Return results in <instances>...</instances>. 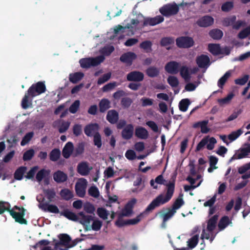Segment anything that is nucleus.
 <instances>
[{
	"mask_svg": "<svg viewBox=\"0 0 250 250\" xmlns=\"http://www.w3.org/2000/svg\"><path fill=\"white\" fill-rule=\"evenodd\" d=\"M167 187V193L165 196L162 194L157 196L148 205L143 213H140L135 218L127 220L126 223L127 225L138 224L141 220L143 214L149 213L154 210L156 208L168 202L173 196L174 191V184L173 183H170Z\"/></svg>",
	"mask_w": 250,
	"mask_h": 250,
	"instance_id": "obj_1",
	"label": "nucleus"
},
{
	"mask_svg": "<svg viewBox=\"0 0 250 250\" xmlns=\"http://www.w3.org/2000/svg\"><path fill=\"white\" fill-rule=\"evenodd\" d=\"M104 56H99L95 58H83L80 60L81 66L83 68H88L91 66H96L103 62Z\"/></svg>",
	"mask_w": 250,
	"mask_h": 250,
	"instance_id": "obj_2",
	"label": "nucleus"
},
{
	"mask_svg": "<svg viewBox=\"0 0 250 250\" xmlns=\"http://www.w3.org/2000/svg\"><path fill=\"white\" fill-rule=\"evenodd\" d=\"M179 11L178 5L175 2L167 3L160 8V13L166 17L176 15Z\"/></svg>",
	"mask_w": 250,
	"mask_h": 250,
	"instance_id": "obj_3",
	"label": "nucleus"
},
{
	"mask_svg": "<svg viewBox=\"0 0 250 250\" xmlns=\"http://www.w3.org/2000/svg\"><path fill=\"white\" fill-rule=\"evenodd\" d=\"M46 88L44 82H38L33 84L28 89V94L31 98L35 97L46 91Z\"/></svg>",
	"mask_w": 250,
	"mask_h": 250,
	"instance_id": "obj_4",
	"label": "nucleus"
},
{
	"mask_svg": "<svg viewBox=\"0 0 250 250\" xmlns=\"http://www.w3.org/2000/svg\"><path fill=\"white\" fill-rule=\"evenodd\" d=\"M216 143L217 141L215 138L212 137L209 138L208 136L205 137L198 144L195 149V151H199L206 145H207V148L209 150H212Z\"/></svg>",
	"mask_w": 250,
	"mask_h": 250,
	"instance_id": "obj_5",
	"label": "nucleus"
},
{
	"mask_svg": "<svg viewBox=\"0 0 250 250\" xmlns=\"http://www.w3.org/2000/svg\"><path fill=\"white\" fill-rule=\"evenodd\" d=\"M194 43L192 38L188 36H182L176 39V44L180 48H188L192 47Z\"/></svg>",
	"mask_w": 250,
	"mask_h": 250,
	"instance_id": "obj_6",
	"label": "nucleus"
},
{
	"mask_svg": "<svg viewBox=\"0 0 250 250\" xmlns=\"http://www.w3.org/2000/svg\"><path fill=\"white\" fill-rule=\"evenodd\" d=\"M25 211L26 209L25 208H21V211L19 212H17L14 211L13 209L9 210V212L16 222L21 224L26 225L27 221L24 218Z\"/></svg>",
	"mask_w": 250,
	"mask_h": 250,
	"instance_id": "obj_7",
	"label": "nucleus"
},
{
	"mask_svg": "<svg viewBox=\"0 0 250 250\" xmlns=\"http://www.w3.org/2000/svg\"><path fill=\"white\" fill-rule=\"evenodd\" d=\"M80 216V220L79 222L82 224L85 231H88L91 229V228L89 226L91 221L93 220V217L91 215H86L83 211L80 212L78 214Z\"/></svg>",
	"mask_w": 250,
	"mask_h": 250,
	"instance_id": "obj_8",
	"label": "nucleus"
},
{
	"mask_svg": "<svg viewBox=\"0 0 250 250\" xmlns=\"http://www.w3.org/2000/svg\"><path fill=\"white\" fill-rule=\"evenodd\" d=\"M58 237L60 239V241L57 242L55 244L54 249L57 250L59 249L60 246H64L68 248V246L70 245L69 243L71 240V237L67 234L63 233L60 234Z\"/></svg>",
	"mask_w": 250,
	"mask_h": 250,
	"instance_id": "obj_9",
	"label": "nucleus"
},
{
	"mask_svg": "<svg viewBox=\"0 0 250 250\" xmlns=\"http://www.w3.org/2000/svg\"><path fill=\"white\" fill-rule=\"evenodd\" d=\"M214 23V19L210 16L206 15L199 18L196 21V24L201 27H208Z\"/></svg>",
	"mask_w": 250,
	"mask_h": 250,
	"instance_id": "obj_10",
	"label": "nucleus"
},
{
	"mask_svg": "<svg viewBox=\"0 0 250 250\" xmlns=\"http://www.w3.org/2000/svg\"><path fill=\"white\" fill-rule=\"evenodd\" d=\"M144 79V74L139 71H133L126 75V79L130 82H141Z\"/></svg>",
	"mask_w": 250,
	"mask_h": 250,
	"instance_id": "obj_11",
	"label": "nucleus"
},
{
	"mask_svg": "<svg viewBox=\"0 0 250 250\" xmlns=\"http://www.w3.org/2000/svg\"><path fill=\"white\" fill-rule=\"evenodd\" d=\"M164 21V18L162 16H157L154 18H145L143 22V26L147 25L154 26L156 24L162 22Z\"/></svg>",
	"mask_w": 250,
	"mask_h": 250,
	"instance_id": "obj_12",
	"label": "nucleus"
},
{
	"mask_svg": "<svg viewBox=\"0 0 250 250\" xmlns=\"http://www.w3.org/2000/svg\"><path fill=\"white\" fill-rule=\"evenodd\" d=\"M137 58V55L132 52H127L122 54L120 58V60L122 62L126 63L128 65H131L132 62Z\"/></svg>",
	"mask_w": 250,
	"mask_h": 250,
	"instance_id": "obj_13",
	"label": "nucleus"
},
{
	"mask_svg": "<svg viewBox=\"0 0 250 250\" xmlns=\"http://www.w3.org/2000/svg\"><path fill=\"white\" fill-rule=\"evenodd\" d=\"M137 200L135 198L132 199L129 201L125 205L124 208L122 210L121 216H129L133 212V208L136 204Z\"/></svg>",
	"mask_w": 250,
	"mask_h": 250,
	"instance_id": "obj_14",
	"label": "nucleus"
},
{
	"mask_svg": "<svg viewBox=\"0 0 250 250\" xmlns=\"http://www.w3.org/2000/svg\"><path fill=\"white\" fill-rule=\"evenodd\" d=\"M179 63L175 61H170L165 65V70L168 73L176 74L179 72Z\"/></svg>",
	"mask_w": 250,
	"mask_h": 250,
	"instance_id": "obj_15",
	"label": "nucleus"
},
{
	"mask_svg": "<svg viewBox=\"0 0 250 250\" xmlns=\"http://www.w3.org/2000/svg\"><path fill=\"white\" fill-rule=\"evenodd\" d=\"M92 167H90L86 162L80 163L77 166V172L82 176L87 175Z\"/></svg>",
	"mask_w": 250,
	"mask_h": 250,
	"instance_id": "obj_16",
	"label": "nucleus"
},
{
	"mask_svg": "<svg viewBox=\"0 0 250 250\" xmlns=\"http://www.w3.org/2000/svg\"><path fill=\"white\" fill-rule=\"evenodd\" d=\"M196 63L201 68L208 67L209 65L210 60L209 57L206 55H201L197 57Z\"/></svg>",
	"mask_w": 250,
	"mask_h": 250,
	"instance_id": "obj_17",
	"label": "nucleus"
},
{
	"mask_svg": "<svg viewBox=\"0 0 250 250\" xmlns=\"http://www.w3.org/2000/svg\"><path fill=\"white\" fill-rule=\"evenodd\" d=\"M86 186V181L84 179H83V182L76 184L75 191L79 197L83 198L85 196Z\"/></svg>",
	"mask_w": 250,
	"mask_h": 250,
	"instance_id": "obj_18",
	"label": "nucleus"
},
{
	"mask_svg": "<svg viewBox=\"0 0 250 250\" xmlns=\"http://www.w3.org/2000/svg\"><path fill=\"white\" fill-rule=\"evenodd\" d=\"M134 127L132 124L127 125L122 131V137L124 139L129 140L133 135Z\"/></svg>",
	"mask_w": 250,
	"mask_h": 250,
	"instance_id": "obj_19",
	"label": "nucleus"
},
{
	"mask_svg": "<svg viewBox=\"0 0 250 250\" xmlns=\"http://www.w3.org/2000/svg\"><path fill=\"white\" fill-rule=\"evenodd\" d=\"M67 175L63 171L58 170L53 174V179L57 183H64L67 181Z\"/></svg>",
	"mask_w": 250,
	"mask_h": 250,
	"instance_id": "obj_20",
	"label": "nucleus"
},
{
	"mask_svg": "<svg viewBox=\"0 0 250 250\" xmlns=\"http://www.w3.org/2000/svg\"><path fill=\"white\" fill-rule=\"evenodd\" d=\"M74 150V146L72 142H68L64 146L62 151V154L64 158L68 159L72 154Z\"/></svg>",
	"mask_w": 250,
	"mask_h": 250,
	"instance_id": "obj_21",
	"label": "nucleus"
},
{
	"mask_svg": "<svg viewBox=\"0 0 250 250\" xmlns=\"http://www.w3.org/2000/svg\"><path fill=\"white\" fill-rule=\"evenodd\" d=\"M106 118L110 124H116L119 120V113L114 109L109 110L107 113Z\"/></svg>",
	"mask_w": 250,
	"mask_h": 250,
	"instance_id": "obj_22",
	"label": "nucleus"
},
{
	"mask_svg": "<svg viewBox=\"0 0 250 250\" xmlns=\"http://www.w3.org/2000/svg\"><path fill=\"white\" fill-rule=\"evenodd\" d=\"M218 219V215L216 214L208 219L207 227V229L208 232H212L215 229Z\"/></svg>",
	"mask_w": 250,
	"mask_h": 250,
	"instance_id": "obj_23",
	"label": "nucleus"
},
{
	"mask_svg": "<svg viewBox=\"0 0 250 250\" xmlns=\"http://www.w3.org/2000/svg\"><path fill=\"white\" fill-rule=\"evenodd\" d=\"M135 135L139 139H146L148 137V132L145 128L138 126L135 128Z\"/></svg>",
	"mask_w": 250,
	"mask_h": 250,
	"instance_id": "obj_24",
	"label": "nucleus"
},
{
	"mask_svg": "<svg viewBox=\"0 0 250 250\" xmlns=\"http://www.w3.org/2000/svg\"><path fill=\"white\" fill-rule=\"evenodd\" d=\"M208 120H204L200 122L195 123L193 125L192 127L194 128L201 127V131L202 133H207L209 131V128L208 127L207 125L208 124Z\"/></svg>",
	"mask_w": 250,
	"mask_h": 250,
	"instance_id": "obj_25",
	"label": "nucleus"
},
{
	"mask_svg": "<svg viewBox=\"0 0 250 250\" xmlns=\"http://www.w3.org/2000/svg\"><path fill=\"white\" fill-rule=\"evenodd\" d=\"M99 125L97 123L90 124L86 125L84 128V133L87 136H91L92 133L99 129Z\"/></svg>",
	"mask_w": 250,
	"mask_h": 250,
	"instance_id": "obj_26",
	"label": "nucleus"
},
{
	"mask_svg": "<svg viewBox=\"0 0 250 250\" xmlns=\"http://www.w3.org/2000/svg\"><path fill=\"white\" fill-rule=\"evenodd\" d=\"M40 208L44 211H48L53 213H60L58 208L55 205L44 203L42 205Z\"/></svg>",
	"mask_w": 250,
	"mask_h": 250,
	"instance_id": "obj_27",
	"label": "nucleus"
},
{
	"mask_svg": "<svg viewBox=\"0 0 250 250\" xmlns=\"http://www.w3.org/2000/svg\"><path fill=\"white\" fill-rule=\"evenodd\" d=\"M99 107L100 112L104 113L110 108V102L107 99H102L99 102Z\"/></svg>",
	"mask_w": 250,
	"mask_h": 250,
	"instance_id": "obj_28",
	"label": "nucleus"
},
{
	"mask_svg": "<svg viewBox=\"0 0 250 250\" xmlns=\"http://www.w3.org/2000/svg\"><path fill=\"white\" fill-rule=\"evenodd\" d=\"M60 195L62 199L65 201L70 200L74 196L73 192L66 188L62 189L60 192Z\"/></svg>",
	"mask_w": 250,
	"mask_h": 250,
	"instance_id": "obj_29",
	"label": "nucleus"
},
{
	"mask_svg": "<svg viewBox=\"0 0 250 250\" xmlns=\"http://www.w3.org/2000/svg\"><path fill=\"white\" fill-rule=\"evenodd\" d=\"M60 214L73 221H78V216L74 212L70 211L68 209H65L60 212Z\"/></svg>",
	"mask_w": 250,
	"mask_h": 250,
	"instance_id": "obj_30",
	"label": "nucleus"
},
{
	"mask_svg": "<svg viewBox=\"0 0 250 250\" xmlns=\"http://www.w3.org/2000/svg\"><path fill=\"white\" fill-rule=\"evenodd\" d=\"M180 73L181 77L185 80V82H188L191 79V76L189 69L186 66H182L180 70Z\"/></svg>",
	"mask_w": 250,
	"mask_h": 250,
	"instance_id": "obj_31",
	"label": "nucleus"
},
{
	"mask_svg": "<svg viewBox=\"0 0 250 250\" xmlns=\"http://www.w3.org/2000/svg\"><path fill=\"white\" fill-rule=\"evenodd\" d=\"M230 223H231V221L228 216L222 217L218 225L219 230H223Z\"/></svg>",
	"mask_w": 250,
	"mask_h": 250,
	"instance_id": "obj_32",
	"label": "nucleus"
},
{
	"mask_svg": "<svg viewBox=\"0 0 250 250\" xmlns=\"http://www.w3.org/2000/svg\"><path fill=\"white\" fill-rule=\"evenodd\" d=\"M84 76V74L82 72H75L71 73L69 76V81L73 83H76L81 81Z\"/></svg>",
	"mask_w": 250,
	"mask_h": 250,
	"instance_id": "obj_33",
	"label": "nucleus"
},
{
	"mask_svg": "<svg viewBox=\"0 0 250 250\" xmlns=\"http://www.w3.org/2000/svg\"><path fill=\"white\" fill-rule=\"evenodd\" d=\"M208 51L214 56L221 54V47L219 44H209L208 45Z\"/></svg>",
	"mask_w": 250,
	"mask_h": 250,
	"instance_id": "obj_34",
	"label": "nucleus"
},
{
	"mask_svg": "<svg viewBox=\"0 0 250 250\" xmlns=\"http://www.w3.org/2000/svg\"><path fill=\"white\" fill-rule=\"evenodd\" d=\"M26 169L27 167L24 166L20 167L17 168L14 174V178L17 180H21Z\"/></svg>",
	"mask_w": 250,
	"mask_h": 250,
	"instance_id": "obj_35",
	"label": "nucleus"
},
{
	"mask_svg": "<svg viewBox=\"0 0 250 250\" xmlns=\"http://www.w3.org/2000/svg\"><path fill=\"white\" fill-rule=\"evenodd\" d=\"M236 21V17L233 15L224 18L222 21V23L224 26H232V25L235 23Z\"/></svg>",
	"mask_w": 250,
	"mask_h": 250,
	"instance_id": "obj_36",
	"label": "nucleus"
},
{
	"mask_svg": "<svg viewBox=\"0 0 250 250\" xmlns=\"http://www.w3.org/2000/svg\"><path fill=\"white\" fill-rule=\"evenodd\" d=\"M146 75L150 78H154L159 74V69L155 66H150L146 70Z\"/></svg>",
	"mask_w": 250,
	"mask_h": 250,
	"instance_id": "obj_37",
	"label": "nucleus"
},
{
	"mask_svg": "<svg viewBox=\"0 0 250 250\" xmlns=\"http://www.w3.org/2000/svg\"><path fill=\"white\" fill-rule=\"evenodd\" d=\"M209 36L214 40H220L223 35V32L218 29H214L210 30L209 32Z\"/></svg>",
	"mask_w": 250,
	"mask_h": 250,
	"instance_id": "obj_38",
	"label": "nucleus"
},
{
	"mask_svg": "<svg viewBox=\"0 0 250 250\" xmlns=\"http://www.w3.org/2000/svg\"><path fill=\"white\" fill-rule=\"evenodd\" d=\"M50 173L49 170L42 169L39 170L36 176V179L38 182H41L43 178L48 176Z\"/></svg>",
	"mask_w": 250,
	"mask_h": 250,
	"instance_id": "obj_39",
	"label": "nucleus"
},
{
	"mask_svg": "<svg viewBox=\"0 0 250 250\" xmlns=\"http://www.w3.org/2000/svg\"><path fill=\"white\" fill-rule=\"evenodd\" d=\"M84 150V143L83 142H81L78 143L76 147L74 149L73 155L74 157H77L82 154Z\"/></svg>",
	"mask_w": 250,
	"mask_h": 250,
	"instance_id": "obj_40",
	"label": "nucleus"
},
{
	"mask_svg": "<svg viewBox=\"0 0 250 250\" xmlns=\"http://www.w3.org/2000/svg\"><path fill=\"white\" fill-rule=\"evenodd\" d=\"M176 213V211L173 210L172 209L169 208L168 211L163 215V222L162 226L164 228L166 227V222L170 219Z\"/></svg>",
	"mask_w": 250,
	"mask_h": 250,
	"instance_id": "obj_41",
	"label": "nucleus"
},
{
	"mask_svg": "<svg viewBox=\"0 0 250 250\" xmlns=\"http://www.w3.org/2000/svg\"><path fill=\"white\" fill-rule=\"evenodd\" d=\"M152 43L150 41H145L140 44V47L143 49L146 53H150L152 49Z\"/></svg>",
	"mask_w": 250,
	"mask_h": 250,
	"instance_id": "obj_42",
	"label": "nucleus"
},
{
	"mask_svg": "<svg viewBox=\"0 0 250 250\" xmlns=\"http://www.w3.org/2000/svg\"><path fill=\"white\" fill-rule=\"evenodd\" d=\"M61 151L58 148H54L49 153L50 160L53 162H56L60 158Z\"/></svg>",
	"mask_w": 250,
	"mask_h": 250,
	"instance_id": "obj_43",
	"label": "nucleus"
},
{
	"mask_svg": "<svg viewBox=\"0 0 250 250\" xmlns=\"http://www.w3.org/2000/svg\"><path fill=\"white\" fill-rule=\"evenodd\" d=\"M199 241V235L196 234L190 238L188 241V247L190 249L195 248L198 244Z\"/></svg>",
	"mask_w": 250,
	"mask_h": 250,
	"instance_id": "obj_44",
	"label": "nucleus"
},
{
	"mask_svg": "<svg viewBox=\"0 0 250 250\" xmlns=\"http://www.w3.org/2000/svg\"><path fill=\"white\" fill-rule=\"evenodd\" d=\"M231 72L230 71H228L225 73V74L218 80V86L220 88H222L223 86L225 85L228 79L230 77Z\"/></svg>",
	"mask_w": 250,
	"mask_h": 250,
	"instance_id": "obj_45",
	"label": "nucleus"
},
{
	"mask_svg": "<svg viewBox=\"0 0 250 250\" xmlns=\"http://www.w3.org/2000/svg\"><path fill=\"white\" fill-rule=\"evenodd\" d=\"M190 104V102L188 99H182L179 104V109L182 112H186Z\"/></svg>",
	"mask_w": 250,
	"mask_h": 250,
	"instance_id": "obj_46",
	"label": "nucleus"
},
{
	"mask_svg": "<svg viewBox=\"0 0 250 250\" xmlns=\"http://www.w3.org/2000/svg\"><path fill=\"white\" fill-rule=\"evenodd\" d=\"M44 193L45 194L46 198L50 202L53 201V199L56 196V192L53 188L47 189L44 190Z\"/></svg>",
	"mask_w": 250,
	"mask_h": 250,
	"instance_id": "obj_47",
	"label": "nucleus"
},
{
	"mask_svg": "<svg viewBox=\"0 0 250 250\" xmlns=\"http://www.w3.org/2000/svg\"><path fill=\"white\" fill-rule=\"evenodd\" d=\"M29 97H31V96L28 94L27 91V92L25 93L21 101V106L22 108L26 109L29 107V104H31V102L32 101V99H31L30 102H29L28 99Z\"/></svg>",
	"mask_w": 250,
	"mask_h": 250,
	"instance_id": "obj_48",
	"label": "nucleus"
},
{
	"mask_svg": "<svg viewBox=\"0 0 250 250\" xmlns=\"http://www.w3.org/2000/svg\"><path fill=\"white\" fill-rule=\"evenodd\" d=\"M34 134L33 131L29 132L26 133L23 137L21 142V146H24L26 145L27 144H28L33 137Z\"/></svg>",
	"mask_w": 250,
	"mask_h": 250,
	"instance_id": "obj_49",
	"label": "nucleus"
},
{
	"mask_svg": "<svg viewBox=\"0 0 250 250\" xmlns=\"http://www.w3.org/2000/svg\"><path fill=\"white\" fill-rule=\"evenodd\" d=\"M93 143L98 148H101L102 146L101 136L98 132H96L93 136Z\"/></svg>",
	"mask_w": 250,
	"mask_h": 250,
	"instance_id": "obj_50",
	"label": "nucleus"
},
{
	"mask_svg": "<svg viewBox=\"0 0 250 250\" xmlns=\"http://www.w3.org/2000/svg\"><path fill=\"white\" fill-rule=\"evenodd\" d=\"M243 132V130L241 129H239L236 131H233L228 135V139L231 142L234 141L238 138Z\"/></svg>",
	"mask_w": 250,
	"mask_h": 250,
	"instance_id": "obj_51",
	"label": "nucleus"
},
{
	"mask_svg": "<svg viewBox=\"0 0 250 250\" xmlns=\"http://www.w3.org/2000/svg\"><path fill=\"white\" fill-rule=\"evenodd\" d=\"M174 42V38L172 37H164L160 41V44L162 46H167L168 45L173 44Z\"/></svg>",
	"mask_w": 250,
	"mask_h": 250,
	"instance_id": "obj_52",
	"label": "nucleus"
},
{
	"mask_svg": "<svg viewBox=\"0 0 250 250\" xmlns=\"http://www.w3.org/2000/svg\"><path fill=\"white\" fill-rule=\"evenodd\" d=\"M35 154V151L33 149H29L26 151L23 155V160L24 161H28L32 159Z\"/></svg>",
	"mask_w": 250,
	"mask_h": 250,
	"instance_id": "obj_53",
	"label": "nucleus"
},
{
	"mask_svg": "<svg viewBox=\"0 0 250 250\" xmlns=\"http://www.w3.org/2000/svg\"><path fill=\"white\" fill-rule=\"evenodd\" d=\"M167 81L168 83L172 87H176L178 86L179 83L177 78L173 76H169L167 79Z\"/></svg>",
	"mask_w": 250,
	"mask_h": 250,
	"instance_id": "obj_54",
	"label": "nucleus"
},
{
	"mask_svg": "<svg viewBox=\"0 0 250 250\" xmlns=\"http://www.w3.org/2000/svg\"><path fill=\"white\" fill-rule=\"evenodd\" d=\"M234 96V95L233 93H230L226 97L222 99H219L218 100V102L220 105L227 104L229 103Z\"/></svg>",
	"mask_w": 250,
	"mask_h": 250,
	"instance_id": "obj_55",
	"label": "nucleus"
},
{
	"mask_svg": "<svg viewBox=\"0 0 250 250\" xmlns=\"http://www.w3.org/2000/svg\"><path fill=\"white\" fill-rule=\"evenodd\" d=\"M248 153H247V151L246 150L245 148L244 147L241 148L239 150V152L237 154H236L235 155H234L232 158V159H241L243 158L246 157L248 155Z\"/></svg>",
	"mask_w": 250,
	"mask_h": 250,
	"instance_id": "obj_56",
	"label": "nucleus"
},
{
	"mask_svg": "<svg viewBox=\"0 0 250 250\" xmlns=\"http://www.w3.org/2000/svg\"><path fill=\"white\" fill-rule=\"evenodd\" d=\"M133 101L132 99L129 97L123 98L121 101L122 106L124 108H128L132 104Z\"/></svg>",
	"mask_w": 250,
	"mask_h": 250,
	"instance_id": "obj_57",
	"label": "nucleus"
},
{
	"mask_svg": "<svg viewBox=\"0 0 250 250\" xmlns=\"http://www.w3.org/2000/svg\"><path fill=\"white\" fill-rule=\"evenodd\" d=\"M114 50V47L113 46H104L100 51L102 56H109Z\"/></svg>",
	"mask_w": 250,
	"mask_h": 250,
	"instance_id": "obj_58",
	"label": "nucleus"
},
{
	"mask_svg": "<svg viewBox=\"0 0 250 250\" xmlns=\"http://www.w3.org/2000/svg\"><path fill=\"white\" fill-rule=\"evenodd\" d=\"M89 195L94 198H98L100 195L99 189L96 186H92L89 188L88 190Z\"/></svg>",
	"mask_w": 250,
	"mask_h": 250,
	"instance_id": "obj_59",
	"label": "nucleus"
},
{
	"mask_svg": "<svg viewBox=\"0 0 250 250\" xmlns=\"http://www.w3.org/2000/svg\"><path fill=\"white\" fill-rule=\"evenodd\" d=\"M97 213L98 215L104 220H105L107 218L108 213L105 208H99L97 209Z\"/></svg>",
	"mask_w": 250,
	"mask_h": 250,
	"instance_id": "obj_60",
	"label": "nucleus"
},
{
	"mask_svg": "<svg viewBox=\"0 0 250 250\" xmlns=\"http://www.w3.org/2000/svg\"><path fill=\"white\" fill-rule=\"evenodd\" d=\"M249 75H245L243 77L239 78L236 79L234 80V83L235 84L243 85H244L249 80Z\"/></svg>",
	"mask_w": 250,
	"mask_h": 250,
	"instance_id": "obj_61",
	"label": "nucleus"
},
{
	"mask_svg": "<svg viewBox=\"0 0 250 250\" xmlns=\"http://www.w3.org/2000/svg\"><path fill=\"white\" fill-rule=\"evenodd\" d=\"M184 204V202L182 198H178L175 200L172 205V208L171 209L176 211V210L180 208Z\"/></svg>",
	"mask_w": 250,
	"mask_h": 250,
	"instance_id": "obj_62",
	"label": "nucleus"
},
{
	"mask_svg": "<svg viewBox=\"0 0 250 250\" xmlns=\"http://www.w3.org/2000/svg\"><path fill=\"white\" fill-rule=\"evenodd\" d=\"M80 104V101L79 100H76L69 107V112L72 114L76 113L79 108Z\"/></svg>",
	"mask_w": 250,
	"mask_h": 250,
	"instance_id": "obj_63",
	"label": "nucleus"
},
{
	"mask_svg": "<svg viewBox=\"0 0 250 250\" xmlns=\"http://www.w3.org/2000/svg\"><path fill=\"white\" fill-rule=\"evenodd\" d=\"M250 34V26H248L241 31L238 34V37L243 39L246 38Z\"/></svg>",
	"mask_w": 250,
	"mask_h": 250,
	"instance_id": "obj_64",
	"label": "nucleus"
}]
</instances>
